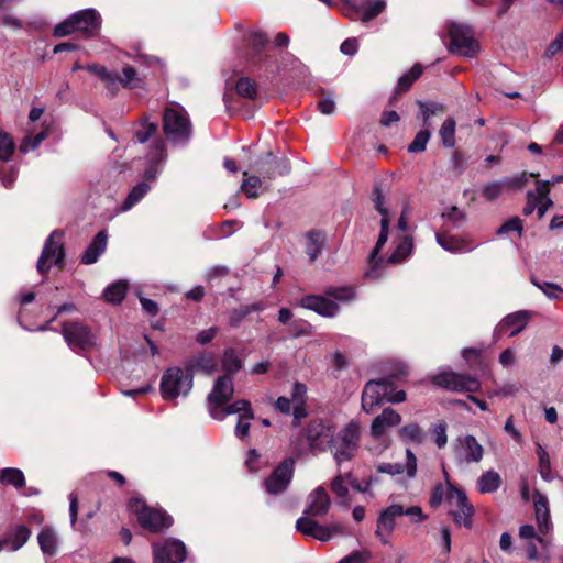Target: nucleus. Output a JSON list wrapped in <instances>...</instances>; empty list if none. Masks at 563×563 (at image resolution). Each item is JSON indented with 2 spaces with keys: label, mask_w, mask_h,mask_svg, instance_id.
I'll return each instance as SVG.
<instances>
[{
  "label": "nucleus",
  "mask_w": 563,
  "mask_h": 563,
  "mask_svg": "<svg viewBox=\"0 0 563 563\" xmlns=\"http://www.w3.org/2000/svg\"><path fill=\"white\" fill-rule=\"evenodd\" d=\"M218 367V362L214 353L201 352L192 356L187 363V372L194 375L195 372H201L206 375H212Z\"/></svg>",
  "instance_id": "bb28decb"
},
{
  "label": "nucleus",
  "mask_w": 563,
  "mask_h": 563,
  "mask_svg": "<svg viewBox=\"0 0 563 563\" xmlns=\"http://www.w3.org/2000/svg\"><path fill=\"white\" fill-rule=\"evenodd\" d=\"M550 181H537L536 190L532 191L539 219L543 218L545 212L553 206V201L549 197Z\"/></svg>",
  "instance_id": "7c9ffc66"
},
{
  "label": "nucleus",
  "mask_w": 563,
  "mask_h": 563,
  "mask_svg": "<svg viewBox=\"0 0 563 563\" xmlns=\"http://www.w3.org/2000/svg\"><path fill=\"white\" fill-rule=\"evenodd\" d=\"M563 49V32L559 33L556 37L549 44L545 49L544 56L547 58H552L559 52Z\"/></svg>",
  "instance_id": "69168bd1"
},
{
  "label": "nucleus",
  "mask_w": 563,
  "mask_h": 563,
  "mask_svg": "<svg viewBox=\"0 0 563 563\" xmlns=\"http://www.w3.org/2000/svg\"><path fill=\"white\" fill-rule=\"evenodd\" d=\"M401 422V416L391 408H385L371 424V434L374 439L379 440L386 431L396 427Z\"/></svg>",
  "instance_id": "b1692460"
},
{
  "label": "nucleus",
  "mask_w": 563,
  "mask_h": 563,
  "mask_svg": "<svg viewBox=\"0 0 563 563\" xmlns=\"http://www.w3.org/2000/svg\"><path fill=\"white\" fill-rule=\"evenodd\" d=\"M234 394L233 377L222 375L213 384L211 391L207 397V406L212 417L220 408L227 405Z\"/></svg>",
  "instance_id": "4468645a"
},
{
  "label": "nucleus",
  "mask_w": 563,
  "mask_h": 563,
  "mask_svg": "<svg viewBox=\"0 0 563 563\" xmlns=\"http://www.w3.org/2000/svg\"><path fill=\"white\" fill-rule=\"evenodd\" d=\"M115 82H120L123 87L133 88L137 86L140 78L132 66H125L121 77L115 74Z\"/></svg>",
  "instance_id": "3c124183"
},
{
  "label": "nucleus",
  "mask_w": 563,
  "mask_h": 563,
  "mask_svg": "<svg viewBox=\"0 0 563 563\" xmlns=\"http://www.w3.org/2000/svg\"><path fill=\"white\" fill-rule=\"evenodd\" d=\"M446 504L449 506V515L453 521L457 526L471 529L474 507L468 501L466 494L450 482H448Z\"/></svg>",
  "instance_id": "0eeeda50"
},
{
  "label": "nucleus",
  "mask_w": 563,
  "mask_h": 563,
  "mask_svg": "<svg viewBox=\"0 0 563 563\" xmlns=\"http://www.w3.org/2000/svg\"><path fill=\"white\" fill-rule=\"evenodd\" d=\"M261 310H263V306L261 303H252L234 309L230 314V324L232 327H236L250 313Z\"/></svg>",
  "instance_id": "de8ad7c7"
},
{
  "label": "nucleus",
  "mask_w": 563,
  "mask_h": 563,
  "mask_svg": "<svg viewBox=\"0 0 563 563\" xmlns=\"http://www.w3.org/2000/svg\"><path fill=\"white\" fill-rule=\"evenodd\" d=\"M328 297L342 303H347L356 298L354 286H331L325 289Z\"/></svg>",
  "instance_id": "a19ab883"
},
{
  "label": "nucleus",
  "mask_w": 563,
  "mask_h": 563,
  "mask_svg": "<svg viewBox=\"0 0 563 563\" xmlns=\"http://www.w3.org/2000/svg\"><path fill=\"white\" fill-rule=\"evenodd\" d=\"M151 186L145 181H141L136 184L128 194L125 200L120 207L121 212H126L131 210L135 205H137L150 191Z\"/></svg>",
  "instance_id": "4c0bfd02"
},
{
  "label": "nucleus",
  "mask_w": 563,
  "mask_h": 563,
  "mask_svg": "<svg viewBox=\"0 0 563 563\" xmlns=\"http://www.w3.org/2000/svg\"><path fill=\"white\" fill-rule=\"evenodd\" d=\"M386 3L384 0H376L371 3L367 8L357 7L356 0H347V5L344 9V14L352 20H361L362 22H368L376 18L384 11Z\"/></svg>",
  "instance_id": "4be33fe9"
},
{
  "label": "nucleus",
  "mask_w": 563,
  "mask_h": 563,
  "mask_svg": "<svg viewBox=\"0 0 563 563\" xmlns=\"http://www.w3.org/2000/svg\"><path fill=\"white\" fill-rule=\"evenodd\" d=\"M433 384L453 391L475 393L479 389V382L472 376L454 372H442L433 376Z\"/></svg>",
  "instance_id": "2eb2a0df"
},
{
  "label": "nucleus",
  "mask_w": 563,
  "mask_h": 563,
  "mask_svg": "<svg viewBox=\"0 0 563 563\" xmlns=\"http://www.w3.org/2000/svg\"><path fill=\"white\" fill-rule=\"evenodd\" d=\"M154 563H183L187 556L184 542L178 539H166L153 544Z\"/></svg>",
  "instance_id": "dca6fc26"
},
{
  "label": "nucleus",
  "mask_w": 563,
  "mask_h": 563,
  "mask_svg": "<svg viewBox=\"0 0 563 563\" xmlns=\"http://www.w3.org/2000/svg\"><path fill=\"white\" fill-rule=\"evenodd\" d=\"M192 388V374L181 367H170L161 379V393L165 400L187 396Z\"/></svg>",
  "instance_id": "20e7f679"
},
{
  "label": "nucleus",
  "mask_w": 563,
  "mask_h": 563,
  "mask_svg": "<svg viewBox=\"0 0 563 563\" xmlns=\"http://www.w3.org/2000/svg\"><path fill=\"white\" fill-rule=\"evenodd\" d=\"M505 187H507V185L505 184V179L486 184L483 187V196L487 200L493 201L499 197Z\"/></svg>",
  "instance_id": "6e6d98bb"
},
{
  "label": "nucleus",
  "mask_w": 563,
  "mask_h": 563,
  "mask_svg": "<svg viewBox=\"0 0 563 563\" xmlns=\"http://www.w3.org/2000/svg\"><path fill=\"white\" fill-rule=\"evenodd\" d=\"M533 284L549 298L552 300H560L563 298V289L552 283H538L533 280Z\"/></svg>",
  "instance_id": "603ef678"
},
{
  "label": "nucleus",
  "mask_w": 563,
  "mask_h": 563,
  "mask_svg": "<svg viewBox=\"0 0 563 563\" xmlns=\"http://www.w3.org/2000/svg\"><path fill=\"white\" fill-rule=\"evenodd\" d=\"M30 536L31 531L27 527L16 526L1 542H3V548L9 547L11 551H18L27 542Z\"/></svg>",
  "instance_id": "72a5a7b5"
},
{
  "label": "nucleus",
  "mask_w": 563,
  "mask_h": 563,
  "mask_svg": "<svg viewBox=\"0 0 563 563\" xmlns=\"http://www.w3.org/2000/svg\"><path fill=\"white\" fill-rule=\"evenodd\" d=\"M331 506V500L325 488L322 486L313 489L307 497L305 516L323 517Z\"/></svg>",
  "instance_id": "412c9836"
},
{
  "label": "nucleus",
  "mask_w": 563,
  "mask_h": 563,
  "mask_svg": "<svg viewBox=\"0 0 563 563\" xmlns=\"http://www.w3.org/2000/svg\"><path fill=\"white\" fill-rule=\"evenodd\" d=\"M306 393L307 387L303 384L298 382L294 384L290 399L294 404V420L296 426L307 416Z\"/></svg>",
  "instance_id": "2f4dec72"
},
{
  "label": "nucleus",
  "mask_w": 563,
  "mask_h": 563,
  "mask_svg": "<svg viewBox=\"0 0 563 563\" xmlns=\"http://www.w3.org/2000/svg\"><path fill=\"white\" fill-rule=\"evenodd\" d=\"M377 471L379 473H385L389 475H400L406 474L407 477L412 478L417 473V459L413 452L410 449L406 450V463L402 465L400 463H380L377 466Z\"/></svg>",
  "instance_id": "393cba45"
},
{
  "label": "nucleus",
  "mask_w": 563,
  "mask_h": 563,
  "mask_svg": "<svg viewBox=\"0 0 563 563\" xmlns=\"http://www.w3.org/2000/svg\"><path fill=\"white\" fill-rule=\"evenodd\" d=\"M233 413H240V415L253 413V411L251 409L250 401L245 400V399H239L232 404L228 402L222 408H220L216 413H213L212 418L221 421L225 417L233 415Z\"/></svg>",
  "instance_id": "c9c22d12"
},
{
  "label": "nucleus",
  "mask_w": 563,
  "mask_h": 563,
  "mask_svg": "<svg viewBox=\"0 0 563 563\" xmlns=\"http://www.w3.org/2000/svg\"><path fill=\"white\" fill-rule=\"evenodd\" d=\"M537 455L539 459V473L541 478L545 482H551L553 476L551 472L550 456L540 443L537 444Z\"/></svg>",
  "instance_id": "a18cd8bd"
},
{
  "label": "nucleus",
  "mask_w": 563,
  "mask_h": 563,
  "mask_svg": "<svg viewBox=\"0 0 563 563\" xmlns=\"http://www.w3.org/2000/svg\"><path fill=\"white\" fill-rule=\"evenodd\" d=\"M435 239L443 250L451 253H466L476 247V244L467 238H457L446 233H437Z\"/></svg>",
  "instance_id": "cd10ccee"
},
{
  "label": "nucleus",
  "mask_w": 563,
  "mask_h": 563,
  "mask_svg": "<svg viewBox=\"0 0 563 563\" xmlns=\"http://www.w3.org/2000/svg\"><path fill=\"white\" fill-rule=\"evenodd\" d=\"M77 18L78 15H70L67 20L58 23L54 29V35L57 37H64L76 32L74 21Z\"/></svg>",
  "instance_id": "bf43d9fd"
},
{
  "label": "nucleus",
  "mask_w": 563,
  "mask_h": 563,
  "mask_svg": "<svg viewBox=\"0 0 563 563\" xmlns=\"http://www.w3.org/2000/svg\"><path fill=\"white\" fill-rule=\"evenodd\" d=\"M522 222L518 217H515L508 221H506L498 230L497 234L503 235L509 232H517L520 236L522 233Z\"/></svg>",
  "instance_id": "052dcab7"
},
{
  "label": "nucleus",
  "mask_w": 563,
  "mask_h": 563,
  "mask_svg": "<svg viewBox=\"0 0 563 563\" xmlns=\"http://www.w3.org/2000/svg\"><path fill=\"white\" fill-rule=\"evenodd\" d=\"M73 15H78L74 21L76 32H82L89 36L100 29L101 18L93 9L81 10Z\"/></svg>",
  "instance_id": "a878e982"
},
{
  "label": "nucleus",
  "mask_w": 563,
  "mask_h": 563,
  "mask_svg": "<svg viewBox=\"0 0 563 563\" xmlns=\"http://www.w3.org/2000/svg\"><path fill=\"white\" fill-rule=\"evenodd\" d=\"M130 509L136 515L139 523L153 533L161 532L173 523L172 517L165 511L150 508L140 499L131 500Z\"/></svg>",
  "instance_id": "6e6552de"
},
{
  "label": "nucleus",
  "mask_w": 563,
  "mask_h": 563,
  "mask_svg": "<svg viewBox=\"0 0 563 563\" xmlns=\"http://www.w3.org/2000/svg\"><path fill=\"white\" fill-rule=\"evenodd\" d=\"M391 389V382L387 379L369 380L362 394V408L367 413L373 412Z\"/></svg>",
  "instance_id": "f3484780"
},
{
  "label": "nucleus",
  "mask_w": 563,
  "mask_h": 563,
  "mask_svg": "<svg viewBox=\"0 0 563 563\" xmlns=\"http://www.w3.org/2000/svg\"><path fill=\"white\" fill-rule=\"evenodd\" d=\"M128 290V284L126 282L119 280L111 285H109L104 291L103 297L108 302L111 303H120L126 294Z\"/></svg>",
  "instance_id": "37998d69"
},
{
  "label": "nucleus",
  "mask_w": 563,
  "mask_h": 563,
  "mask_svg": "<svg viewBox=\"0 0 563 563\" xmlns=\"http://www.w3.org/2000/svg\"><path fill=\"white\" fill-rule=\"evenodd\" d=\"M292 470L294 461L291 459L280 463L265 481L266 492L272 495L284 492L290 483Z\"/></svg>",
  "instance_id": "6ab92c4d"
},
{
  "label": "nucleus",
  "mask_w": 563,
  "mask_h": 563,
  "mask_svg": "<svg viewBox=\"0 0 563 563\" xmlns=\"http://www.w3.org/2000/svg\"><path fill=\"white\" fill-rule=\"evenodd\" d=\"M371 555L366 551H354L342 558L338 563H366Z\"/></svg>",
  "instance_id": "0e129e2a"
},
{
  "label": "nucleus",
  "mask_w": 563,
  "mask_h": 563,
  "mask_svg": "<svg viewBox=\"0 0 563 563\" xmlns=\"http://www.w3.org/2000/svg\"><path fill=\"white\" fill-rule=\"evenodd\" d=\"M399 437L404 441L421 443L423 441V431L417 423H410L399 429Z\"/></svg>",
  "instance_id": "09e8293b"
},
{
  "label": "nucleus",
  "mask_w": 563,
  "mask_h": 563,
  "mask_svg": "<svg viewBox=\"0 0 563 563\" xmlns=\"http://www.w3.org/2000/svg\"><path fill=\"white\" fill-rule=\"evenodd\" d=\"M65 250L63 243V233L58 230L53 231L46 239L42 253L37 261V272L45 274L52 266L62 268L64 266Z\"/></svg>",
  "instance_id": "9d476101"
},
{
  "label": "nucleus",
  "mask_w": 563,
  "mask_h": 563,
  "mask_svg": "<svg viewBox=\"0 0 563 563\" xmlns=\"http://www.w3.org/2000/svg\"><path fill=\"white\" fill-rule=\"evenodd\" d=\"M532 499L538 525V533L533 526L523 525L519 529V537L527 541L537 540L542 547L547 548L548 540L545 537L552 529L548 498L541 492L534 490Z\"/></svg>",
  "instance_id": "7ed1b4c3"
},
{
  "label": "nucleus",
  "mask_w": 563,
  "mask_h": 563,
  "mask_svg": "<svg viewBox=\"0 0 563 563\" xmlns=\"http://www.w3.org/2000/svg\"><path fill=\"white\" fill-rule=\"evenodd\" d=\"M477 489L482 494H489L498 490V488L501 485V477L500 475L494 471L489 470L484 472L479 478L477 479Z\"/></svg>",
  "instance_id": "58836bf2"
},
{
  "label": "nucleus",
  "mask_w": 563,
  "mask_h": 563,
  "mask_svg": "<svg viewBox=\"0 0 563 563\" xmlns=\"http://www.w3.org/2000/svg\"><path fill=\"white\" fill-rule=\"evenodd\" d=\"M164 143H153L150 151V162L143 174V181H155L161 173V164L164 161Z\"/></svg>",
  "instance_id": "c85d7f7f"
},
{
  "label": "nucleus",
  "mask_w": 563,
  "mask_h": 563,
  "mask_svg": "<svg viewBox=\"0 0 563 563\" xmlns=\"http://www.w3.org/2000/svg\"><path fill=\"white\" fill-rule=\"evenodd\" d=\"M538 176H539V174H533V173L527 174L526 172H523L514 177L505 178V184L507 185V187H510V188H521V187H523L525 184L528 183V179L530 177L537 178Z\"/></svg>",
  "instance_id": "680f3d73"
},
{
  "label": "nucleus",
  "mask_w": 563,
  "mask_h": 563,
  "mask_svg": "<svg viewBox=\"0 0 563 563\" xmlns=\"http://www.w3.org/2000/svg\"><path fill=\"white\" fill-rule=\"evenodd\" d=\"M361 424L351 420L339 431L334 429L329 451L340 465L354 459L360 449Z\"/></svg>",
  "instance_id": "f03ea898"
},
{
  "label": "nucleus",
  "mask_w": 563,
  "mask_h": 563,
  "mask_svg": "<svg viewBox=\"0 0 563 563\" xmlns=\"http://www.w3.org/2000/svg\"><path fill=\"white\" fill-rule=\"evenodd\" d=\"M530 319L528 311H517L506 316L496 327L495 333L503 335L508 333L509 336H514L521 332Z\"/></svg>",
  "instance_id": "5701e85b"
},
{
  "label": "nucleus",
  "mask_w": 563,
  "mask_h": 563,
  "mask_svg": "<svg viewBox=\"0 0 563 563\" xmlns=\"http://www.w3.org/2000/svg\"><path fill=\"white\" fill-rule=\"evenodd\" d=\"M352 478L351 473L339 474L331 481V490L342 505H349V485Z\"/></svg>",
  "instance_id": "f704fd0d"
},
{
  "label": "nucleus",
  "mask_w": 563,
  "mask_h": 563,
  "mask_svg": "<svg viewBox=\"0 0 563 563\" xmlns=\"http://www.w3.org/2000/svg\"><path fill=\"white\" fill-rule=\"evenodd\" d=\"M235 89L238 95H240L241 97L252 99L256 95V86L254 81H252L247 77L240 78L235 85Z\"/></svg>",
  "instance_id": "864d4df0"
},
{
  "label": "nucleus",
  "mask_w": 563,
  "mask_h": 563,
  "mask_svg": "<svg viewBox=\"0 0 563 563\" xmlns=\"http://www.w3.org/2000/svg\"><path fill=\"white\" fill-rule=\"evenodd\" d=\"M434 441L439 448H443L448 442L446 424L439 422L433 427Z\"/></svg>",
  "instance_id": "338daca9"
},
{
  "label": "nucleus",
  "mask_w": 563,
  "mask_h": 563,
  "mask_svg": "<svg viewBox=\"0 0 563 563\" xmlns=\"http://www.w3.org/2000/svg\"><path fill=\"white\" fill-rule=\"evenodd\" d=\"M254 413H246V415H240L234 433L238 438L244 439L249 435L250 427H251V420H253Z\"/></svg>",
  "instance_id": "4d7b16f0"
},
{
  "label": "nucleus",
  "mask_w": 563,
  "mask_h": 563,
  "mask_svg": "<svg viewBox=\"0 0 563 563\" xmlns=\"http://www.w3.org/2000/svg\"><path fill=\"white\" fill-rule=\"evenodd\" d=\"M163 128L166 137L170 141H185L192 136V125L188 114L177 104L166 108Z\"/></svg>",
  "instance_id": "423d86ee"
},
{
  "label": "nucleus",
  "mask_w": 563,
  "mask_h": 563,
  "mask_svg": "<svg viewBox=\"0 0 563 563\" xmlns=\"http://www.w3.org/2000/svg\"><path fill=\"white\" fill-rule=\"evenodd\" d=\"M373 202H374L375 209L382 214L380 233H379L378 240L375 244V247L373 249V251L369 254V262L372 263V267L366 272V277L376 279L379 277L377 266L382 262V258L376 261V256L378 255L380 249L384 246V244L388 240V227H389L388 210L385 207L383 190L379 187V185H375V187H374Z\"/></svg>",
  "instance_id": "39448f33"
},
{
  "label": "nucleus",
  "mask_w": 563,
  "mask_h": 563,
  "mask_svg": "<svg viewBox=\"0 0 563 563\" xmlns=\"http://www.w3.org/2000/svg\"><path fill=\"white\" fill-rule=\"evenodd\" d=\"M107 233L104 231L99 232L81 255V263L86 265L96 263L100 255L104 253L107 249Z\"/></svg>",
  "instance_id": "c756f323"
},
{
  "label": "nucleus",
  "mask_w": 563,
  "mask_h": 563,
  "mask_svg": "<svg viewBox=\"0 0 563 563\" xmlns=\"http://www.w3.org/2000/svg\"><path fill=\"white\" fill-rule=\"evenodd\" d=\"M454 132L455 121L452 118H448L440 129V136L442 137V141H450L454 136Z\"/></svg>",
  "instance_id": "774afa93"
},
{
  "label": "nucleus",
  "mask_w": 563,
  "mask_h": 563,
  "mask_svg": "<svg viewBox=\"0 0 563 563\" xmlns=\"http://www.w3.org/2000/svg\"><path fill=\"white\" fill-rule=\"evenodd\" d=\"M37 541H38L42 552L45 555L53 556L56 554L57 537H56L55 531L52 528H49V527L43 528L37 536Z\"/></svg>",
  "instance_id": "ea45409f"
},
{
  "label": "nucleus",
  "mask_w": 563,
  "mask_h": 563,
  "mask_svg": "<svg viewBox=\"0 0 563 563\" xmlns=\"http://www.w3.org/2000/svg\"><path fill=\"white\" fill-rule=\"evenodd\" d=\"M157 132V123L147 120L142 121L135 129V137L137 141H148Z\"/></svg>",
  "instance_id": "8fccbe9b"
},
{
  "label": "nucleus",
  "mask_w": 563,
  "mask_h": 563,
  "mask_svg": "<svg viewBox=\"0 0 563 563\" xmlns=\"http://www.w3.org/2000/svg\"><path fill=\"white\" fill-rule=\"evenodd\" d=\"M312 516H301L296 521V529L306 537L313 538L321 542H328L335 536H344L346 528L341 522H331L330 525H320Z\"/></svg>",
  "instance_id": "1a4fd4ad"
},
{
  "label": "nucleus",
  "mask_w": 563,
  "mask_h": 563,
  "mask_svg": "<svg viewBox=\"0 0 563 563\" xmlns=\"http://www.w3.org/2000/svg\"><path fill=\"white\" fill-rule=\"evenodd\" d=\"M221 363L222 368L225 372L224 375H230L231 377H233L243 367L242 361L233 349H227L224 351Z\"/></svg>",
  "instance_id": "79ce46f5"
},
{
  "label": "nucleus",
  "mask_w": 563,
  "mask_h": 563,
  "mask_svg": "<svg viewBox=\"0 0 563 563\" xmlns=\"http://www.w3.org/2000/svg\"><path fill=\"white\" fill-rule=\"evenodd\" d=\"M261 185L262 181L257 176H250L244 179L241 190L246 195V197L256 198L258 196Z\"/></svg>",
  "instance_id": "5fc2aeb1"
},
{
  "label": "nucleus",
  "mask_w": 563,
  "mask_h": 563,
  "mask_svg": "<svg viewBox=\"0 0 563 563\" xmlns=\"http://www.w3.org/2000/svg\"><path fill=\"white\" fill-rule=\"evenodd\" d=\"M484 456V448L474 435L466 434L456 439L454 459L459 466L479 463Z\"/></svg>",
  "instance_id": "ddd939ff"
},
{
  "label": "nucleus",
  "mask_w": 563,
  "mask_h": 563,
  "mask_svg": "<svg viewBox=\"0 0 563 563\" xmlns=\"http://www.w3.org/2000/svg\"><path fill=\"white\" fill-rule=\"evenodd\" d=\"M87 69L96 74L108 86L115 84V74L109 71L106 67L91 64L87 66Z\"/></svg>",
  "instance_id": "13d9d810"
},
{
  "label": "nucleus",
  "mask_w": 563,
  "mask_h": 563,
  "mask_svg": "<svg viewBox=\"0 0 563 563\" xmlns=\"http://www.w3.org/2000/svg\"><path fill=\"white\" fill-rule=\"evenodd\" d=\"M335 427L327 420H310L305 429L303 439L291 441L292 452L298 456H317L330 449Z\"/></svg>",
  "instance_id": "f257e3e1"
},
{
  "label": "nucleus",
  "mask_w": 563,
  "mask_h": 563,
  "mask_svg": "<svg viewBox=\"0 0 563 563\" xmlns=\"http://www.w3.org/2000/svg\"><path fill=\"white\" fill-rule=\"evenodd\" d=\"M62 333L68 346L75 352L89 351L96 346V336L82 323H64Z\"/></svg>",
  "instance_id": "f8f14e48"
},
{
  "label": "nucleus",
  "mask_w": 563,
  "mask_h": 563,
  "mask_svg": "<svg viewBox=\"0 0 563 563\" xmlns=\"http://www.w3.org/2000/svg\"><path fill=\"white\" fill-rule=\"evenodd\" d=\"M306 253L309 260L314 262L324 247L325 236L321 232L311 231L306 234Z\"/></svg>",
  "instance_id": "e433bc0d"
},
{
  "label": "nucleus",
  "mask_w": 563,
  "mask_h": 563,
  "mask_svg": "<svg viewBox=\"0 0 563 563\" xmlns=\"http://www.w3.org/2000/svg\"><path fill=\"white\" fill-rule=\"evenodd\" d=\"M0 482L5 485H12L15 488H21L25 484V477L21 470L8 467L2 470Z\"/></svg>",
  "instance_id": "c03bdc74"
},
{
  "label": "nucleus",
  "mask_w": 563,
  "mask_h": 563,
  "mask_svg": "<svg viewBox=\"0 0 563 563\" xmlns=\"http://www.w3.org/2000/svg\"><path fill=\"white\" fill-rule=\"evenodd\" d=\"M449 35L451 52L464 57H473L478 52V43L474 38L470 26L452 23L449 27Z\"/></svg>",
  "instance_id": "9b49d317"
},
{
  "label": "nucleus",
  "mask_w": 563,
  "mask_h": 563,
  "mask_svg": "<svg viewBox=\"0 0 563 563\" xmlns=\"http://www.w3.org/2000/svg\"><path fill=\"white\" fill-rule=\"evenodd\" d=\"M395 243V249L390 256L387 258L389 264H399L406 261L412 253L413 241L408 235L400 236Z\"/></svg>",
  "instance_id": "473e14b6"
},
{
  "label": "nucleus",
  "mask_w": 563,
  "mask_h": 563,
  "mask_svg": "<svg viewBox=\"0 0 563 563\" xmlns=\"http://www.w3.org/2000/svg\"><path fill=\"white\" fill-rule=\"evenodd\" d=\"M422 74V66L419 64H416L412 66V68L405 75H402L398 79L397 84V92H405L407 91L411 85L421 76Z\"/></svg>",
  "instance_id": "49530a36"
},
{
  "label": "nucleus",
  "mask_w": 563,
  "mask_h": 563,
  "mask_svg": "<svg viewBox=\"0 0 563 563\" xmlns=\"http://www.w3.org/2000/svg\"><path fill=\"white\" fill-rule=\"evenodd\" d=\"M443 217L450 222L454 228L461 225L465 220V214L456 207H452Z\"/></svg>",
  "instance_id": "e2e57ef3"
},
{
  "label": "nucleus",
  "mask_w": 563,
  "mask_h": 563,
  "mask_svg": "<svg viewBox=\"0 0 563 563\" xmlns=\"http://www.w3.org/2000/svg\"><path fill=\"white\" fill-rule=\"evenodd\" d=\"M404 516V507L398 504L384 508L376 520L375 536L382 543H389V539L396 527V519Z\"/></svg>",
  "instance_id": "a211bd4d"
},
{
  "label": "nucleus",
  "mask_w": 563,
  "mask_h": 563,
  "mask_svg": "<svg viewBox=\"0 0 563 563\" xmlns=\"http://www.w3.org/2000/svg\"><path fill=\"white\" fill-rule=\"evenodd\" d=\"M300 306L302 308L312 310L318 314L325 318H333L339 313V305L331 300L330 297L321 295H310L301 299Z\"/></svg>",
  "instance_id": "aec40b11"
}]
</instances>
